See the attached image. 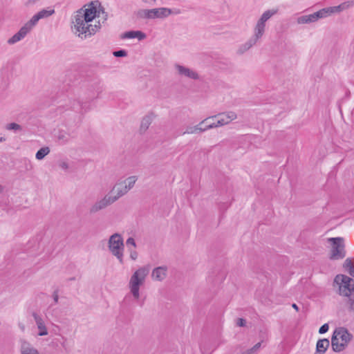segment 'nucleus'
I'll list each match as a JSON object with an SVG mask.
<instances>
[{
    "label": "nucleus",
    "mask_w": 354,
    "mask_h": 354,
    "mask_svg": "<svg viewBox=\"0 0 354 354\" xmlns=\"http://www.w3.org/2000/svg\"><path fill=\"white\" fill-rule=\"evenodd\" d=\"M257 41V39H256L253 37H251L244 44L239 47L237 53L240 55L243 54L245 51H247L254 45H255Z\"/></svg>",
    "instance_id": "22"
},
{
    "label": "nucleus",
    "mask_w": 354,
    "mask_h": 354,
    "mask_svg": "<svg viewBox=\"0 0 354 354\" xmlns=\"http://www.w3.org/2000/svg\"><path fill=\"white\" fill-rule=\"evenodd\" d=\"M246 324V320L243 318H238L236 321V325L240 327H243Z\"/></svg>",
    "instance_id": "39"
},
{
    "label": "nucleus",
    "mask_w": 354,
    "mask_h": 354,
    "mask_svg": "<svg viewBox=\"0 0 354 354\" xmlns=\"http://www.w3.org/2000/svg\"><path fill=\"white\" fill-rule=\"evenodd\" d=\"M335 333L337 335L342 342L346 346L353 337V335L345 327L336 328Z\"/></svg>",
    "instance_id": "11"
},
{
    "label": "nucleus",
    "mask_w": 354,
    "mask_h": 354,
    "mask_svg": "<svg viewBox=\"0 0 354 354\" xmlns=\"http://www.w3.org/2000/svg\"><path fill=\"white\" fill-rule=\"evenodd\" d=\"M167 268L166 267H158L152 271V277L158 281H162L166 277Z\"/></svg>",
    "instance_id": "20"
},
{
    "label": "nucleus",
    "mask_w": 354,
    "mask_h": 354,
    "mask_svg": "<svg viewBox=\"0 0 354 354\" xmlns=\"http://www.w3.org/2000/svg\"><path fill=\"white\" fill-rule=\"evenodd\" d=\"M92 88L89 90V94L86 97V100L82 101L74 100L71 104V108L75 111H79L84 109L86 111V104L88 101L96 98L98 95L102 91V87L100 82L96 81L91 85Z\"/></svg>",
    "instance_id": "4"
},
{
    "label": "nucleus",
    "mask_w": 354,
    "mask_h": 354,
    "mask_svg": "<svg viewBox=\"0 0 354 354\" xmlns=\"http://www.w3.org/2000/svg\"><path fill=\"white\" fill-rule=\"evenodd\" d=\"M77 134L75 129L66 127V129H59L55 133V138L59 144L65 145L68 143L71 139L75 138Z\"/></svg>",
    "instance_id": "9"
},
{
    "label": "nucleus",
    "mask_w": 354,
    "mask_h": 354,
    "mask_svg": "<svg viewBox=\"0 0 354 354\" xmlns=\"http://www.w3.org/2000/svg\"><path fill=\"white\" fill-rule=\"evenodd\" d=\"M115 202V198H112V196L106 195L103 198L95 203L90 208V213L94 214L102 209H105L106 207Z\"/></svg>",
    "instance_id": "10"
},
{
    "label": "nucleus",
    "mask_w": 354,
    "mask_h": 354,
    "mask_svg": "<svg viewBox=\"0 0 354 354\" xmlns=\"http://www.w3.org/2000/svg\"><path fill=\"white\" fill-rule=\"evenodd\" d=\"M345 8V3H342L337 6H333V7H328L327 8L328 9L329 15H330L332 13L334 12H338L344 10Z\"/></svg>",
    "instance_id": "32"
},
{
    "label": "nucleus",
    "mask_w": 354,
    "mask_h": 354,
    "mask_svg": "<svg viewBox=\"0 0 354 354\" xmlns=\"http://www.w3.org/2000/svg\"><path fill=\"white\" fill-rule=\"evenodd\" d=\"M292 307L295 310H296L297 311H299V306H298L296 304H295V303H294V304H292Z\"/></svg>",
    "instance_id": "47"
},
{
    "label": "nucleus",
    "mask_w": 354,
    "mask_h": 354,
    "mask_svg": "<svg viewBox=\"0 0 354 354\" xmlns=\"http://www.w3.org/2000/svg\"><path fill=\"white\" fill-rule=\"evenodd\" d=\"M137 33V30H130L125 32L123 33L122 38L123 39H134L136 38V35Z\"/></svg>",
    "instance_id": "33"
},
{
    "label": "nucleus",
    "mask_w": 354,
    "mask_h": 354,
    "mask_svg": "<svg viewBox=\"0 0 354 354\" xmlns=\"http://www.w3.org/2000/svg\"><path fill=\"white\" fill-rule=\"evenodd\" d=\"M209 120H207V124H204L202 127H206V125H207V124H209L210 123L209 122Z\"/></svg>",
    "instance_id": "48"
},
{
    "label": "nucleus",
    "mask_w": 354,
    "mask_h": 354,
    "mask_svg": "<svg viewBox=\"0 0 354 354\" xmlns=\"http://www.w3.org/2000/svg\"><path fill=\"white\" fill-rule=\"evenodd\" d=\"M55 12V10L53 9L52 10H46L43 9L41 11L38 12L37 13V16H39V19L48 17L51 16Z\"/></svg>",
    "instance_id": "28"
},
{
    "label": "nucleus",
    "mask_w": 354,
    "mask_h": 354,
    "mask_svg": "<svg viewBox=\"0 0 354 354\" xmlns=\"http://www.w3.org/2000/svg\"><path fill=\"white\" fill-rule=\"evenodd\" d=\"M6 129L9 131H18L22 129V127L19 124L15 122L9 123L6 125Z\"/></svg>",
    "instance_id": "31"
},
{
    "label": "nucleus",
    "mask_w": 354,
    "mask_h": 354,
    "mask_svg": "<svg viewBox=\"0 0 354 354\" xmlns=\"http://www.w3.org/2000/svg\"><path fill=\"white\" fill-rule=\"evenodd\" d=\"M134 14L138 19H153V9H140Z\"/></svg>",
    "instance_id": "21"
},
{
    "label": "nucleus",
    "mask_w": 354,
    "mask_h": 354,
    "mask_svg": "<svg viewBox=\"0 0 354 354\" xmlns=\"http://www.w3.org/2000/svg\"><path fill=\"white\" fill-rule=\"evenodd\" d=\"M138 257V253L136 250H131L130 252V258L132 259V260H136Z\"/></svg>",
    "instance_id": "42"
},
{
    "label": "nucleus",
    "mask_w": 354,
    "mask_h": 354,
    "mask_svg": "<svg viewBox=\"0 0 354 354\" xmlns=\"http://www.w3.org/2000/svg\"><path fill=\"white\" fill-rule=\"evenodd\" d=\"M146 37H147V35L145 32H143L140 30H137L136 38H138V40L141 41V40L145 39Z\"/></svg>",
    "instance_id": "37"
},
{
    "label": "nucleus",
    "mask_w": 354,
    "mask_h": 354,
    "mask_svg": "<svg viewBox=\"0 0 354 354\" xmlns=\"http://www.w3.org/2000/svg\"><path fill=\"white\" fill-rule=\"evenodd\" d=\"M339 337L337 334L335 333V330L333 331L332 337H331V344L333 343H337L339 342Z\"/></svg>",
    "instance_id": "41"
},
{
    "label": "nucleus",
    "mask_w": 354,
    "mask_h": 354,
    "mask_svg": "<svg viewBox=\"0 0 354 354\" xmlns=\"http://www.w3.org/2000/svg\"><path fill=\"white\" fill-rule=\"evenodd\" d=\"M38 0H28L27 1L28 5L34 4Z\"/></svg>",
    "instance_id": "46"
},
{
    "label": "nucleus",
    "mask_w": 354,
    "mask_h": 354,
    "mask_svg": "<svg viewBox=\"0 0 354 354\" xmlns=\"http://www.w3.org/2000/svg\"><path fill=\"white\" fill-rule=\"evenodd\" d=\"M5 140V138H3V137H1L0 138V142H2V141H4Z\"/></svg>",
    "instance_id": "50"
},
{
    "label": "nucleus",
    "mask_w": 354,
    "mask_h": 354,
    "mask_svg": "<svg viewBox=\"0 0 354 354\" xmlns=\"http://www.w3.org/2000/svg\"><path fill=\"white\" fill-rule=\"evenodd\" d=\"M53 297L54 301L55 303H57L58 302V299H59L58 291L57 290L54 291Z\"/></svg>",
    "instance_id": "44"
},
{
    "label": "nucleus",
    "mask_w": 354,
    "mask_h": 354,
    "mask_svg": "<svg viewBox=\"0 0 354 354\" xmlns=\"http://www.w3.org/2000/svg\"><path fill=\"white\" fill-rule=\"evenodd\" d=\"M152 122V117L151 115H146L142 120L140 124V131L145 132L150 126Z\"/></svg>",
    "instance_id": "26"
},
{
    "label": "nucleus",
    "mask_w": 354,
    "mask_h": 354,
    "mask_svg": "<svg viewBox=\"0 0 354 354\" xmlns=\"http://www.w3.org/2000/svg\"><path fill=\"white\" fill-rule=\"evenodd\" d=\"M126 243L127 245H131L133 246L134 248L136 247V241H135L134 239L132 237L128 238L126 241Z\"/></svg>",
    "instance_id": "40"
},
{
    "label": "nucleus",
    "mask_w": 354,
    "mask_h": 354,
    "mask_svg": "<svg viewBox=\"0 0 354 354\" xmlns=\"http://www.w3.org/2000/svg\"><path fill=\"white\" fill-rule=\"evenodd\" d=\"M109 249L111 254L115 256L120 261L123 263V251H124V241L121 234L115 233L112 234L109 239Z\"/></svg>",
    "instance_id": "3"
},
{
    "label": "nucleus",
    "mask_w": 354,
    "mask_h": 354,
    "mask_svg": "<svg viewBox=\"0 0 354 354\" xmlns=\"http://www.w3.org/2000/svg\"><path fill=\"white\" fill-rule=\"evenodd\" d=\"M50 150L48 147H41L37 151L35 158L37 160H41L50 153Z\"/></svg>",
    "instance_id": "25"
},
{
    "label": "nucleus",
    "mask_w": 354,
    "mask_h": 354,
    "mask_svg": "<svg viewBox=\"0 0 354 354\" xmlns=\"http://www.w3.org/2000/svg\"><path fill=\"white\" fill-rule=\"evenodd\" d=\"M297 22L299 24H310L315 22L313 14L302 15L297 19Z\"/></svg>",
    "instance_id": "23"
},
{
    "label": "nucleus",
    "mask_w": 354,
    "mask_h": 354,
    "mask_svg": "<svg viewBox=\"0 0 354 354\" xmlns=\"http://www.w3.org/2000/svg\"><path fill=\"white\" fill-rule=\"evenodd\" d=\"M129 189L127 187V184L125 182H120L115 185V186L113 187V189L111 191V194L112 193H117L116 196H112V198H115V201L120 198L121 196H124L125 194L128 192Z\"/></svg>",
    "instance_id": "15"
},
{
    "label": "nucleus",
    "mask_w": 354,
    "mask_h": 354,
    "mask_svg": "<svg viewBox=\"0 0 354 354\" xmlns=\"http://www.w3.org/2000/svg\"><path fill=\"white\" fill-rule=\"evenodd\" d=\"M331 345H332L333 351L336 353H339V352L344 351L346 348V347H347L342 342L333 343Z\"/></svg>",
    "instance_id": "30"
},
{
    "label": "nucleus",
    "mask_w": 354,
    "mask_h": 354,
    "mask_svg": "<svg viewBox=\"0 0 354 354\" xmlns=\"http://www.w3.org/2000/svg\"><path fill=\"white\" fill-rule=\"evenodd\" d=\"M149 270L145 267L140 268L137 270L131 276L129 286L131 292L134 298L138 299L140 296L139 289L140 286L145 281V277L147 275Z\"/></svg>",
    "instance_id": "5"
},
{
    "label": "nucleus",
    "mask_w": 354,
    "mask_h": 354,
    "mask_svg": "<svg viewBox=\"0 0 354 354\" xmlns=\"http://www.w3.org/2000/svg\"><path fill=\"white\" fill-rule=\"evenodd\" d=\"M218 117V120L216 122H212L209 124H207V127L212 129L218 127H221L225 124H227L231 121L235 120L237 118V115L234 111H227L224 113H218L216 115L212 116L211 119H214Z\"/></svg>",
    "instance_id": "8"
},
{
    "label": "nucleus",
    "mask_w": 354,
    "mask_h": 354,
    "mask_svg": "<svg viewBox=\"0 0 354 354\" xmlns=\"http://www.w3.org/2000/svg\"><path fill=\"white\" fill-rule=\"evenodd\" d=\"M180 11L174 12L171 9L167 8H153V19H164L172 13L178 14Z\"/></svg>",
    "instance_id": "16"
},
{
    "label": "nucleus",
    "mask_w": 354,
    "mask_h": 354,
    "mask_svg": "<svg viewBox=\"0 0 354 354\" xmlns=\"http://www.w3.org/2000/svg\"><path fill=\"white\" fill-rule=\"evenodd\" d=\"M70 280H75V277L71 278Z\"/></svg>",
    "instance_id": "52"
},
{
    "label": "nucleus",
    "mask_w": 354,
    "mask_h": 354,
    "mask_svg": "<svg viewBox=\"0 0 354 354\" xmlns=\"http://www.w3.org/2000/svg\"><path fill=\"white\" fill-rule=\"evenodd\" d=\"M343 267L348 271L353 267L352 260L350 258H347L343 265Z\"/></svg>",
    "instance_id": "35"
},
{
    "label": "nucleus",
    "mask_w": 354,
    "mask_h": 354,
    "mask_svg": "<svg viewBox=\"0 0 354 354\" xmlns=\"http://www.w3.org/2000/svg\"><path fill=\"white\" fill-rule=\"evenodd\" d=\"M39 18L37 14H35L28 21H27L24 26L27 28V29L30 31L32 28L37 24Z\"/></svg>",
    "instance_id": "27"
},
{
    "label": "nucleus",
    "mask_w": 354,
    "mask_h": 354,
    "mask_svg": "<svg viewBox=\"0 0 354 354\" xmlns=\"http://www.w3.org/2000/svg\"><path fill=\"white\" fill-rule=\"evenodd\" d=\"M59 166L64 170H66L68 169V165L66 162H62L59 164Z\"/></svg>",
    "instance_id": "43"
},
{
    "label": "nucleus",
    "mask_w": 354,
    "mask_h": 354,
    "mask_svg": "<svg viewBox=\"0 0 354 354\" xmlns=\"http://www.w3.org/2000/svg\"><path fill=\"white\" fill-rule=\"evenodd\" d=\"M19 351L21 354H39L38 350L27 340L21 339L19 340Z\"/></svg>",
    "instance_id": "12"
},
{
    "label": "nucleus",
    "mask_w": 354,
    "mask_h": 354,
    "mask_svg": "<svg viewBox=\"0 0 354 354\" xmlns=\"http://www.w3.org/2000/svg\"><path fill=\"white\" fill-rule=\"evenodd\" d=\"M136 180H137V177L135 176H131L127 178L123 182H125V183L127 184V187L130 190L134 186Z\"/></svg>",
    "instance_id": "29"
},
{
    "label": "nucleus",
    "mask_w": 354,
    "mask_h": 354,
    "mask_svg": "<svg viewBox=\"0 0 354 354\" xmlns=\"http://www.w3.org/2000/svg\"><path fill=\"white\" fill-rule=\"evenodd\" d=\"M57 341L60 343V344L65 349V351H67L66 338L63 337V336H62L61 337V340L57 339Z\"/></svg>",
    "instance_id": "38"
},
{
    "label": "nucleus",
    "mask_w": 354,
    "mask_h": 354,
    "mask_svg": "<svg viewBox=\"0 0 354 354\" xmlns=\"http://www.w3.org/2000/svg\"><path fill=\"white\" fill-rule=\"evenodd\" d=\"M211 118H207L203 121H201L198 124L194 126V127H187V129L185 132H183V134L188 133V134H192V133H198L204 132L208 129H210V128L207 127V124L206 125V127H203L202 126L204 124L207 123V120H210Z\"/></svg>",
    "instance_id": "14"
},
{
    "label": "nucleus",
    "mask_w": 354,
    "mask_h": 354,
    "mask_svg": "<svg viewBox=\"0 0 354 354\" xmlns=\"http://www.w3.org/2000/svg\"><path fill=\"white\" fill-rule=\"evenodd\" d=\"M328 242L332 245L330 259L339 260L346 257L344 239L342 237H332L328 239Z\"/></svg>",
    "instance_id": "6"
},
{
    "label": "nucleus",
    "mask_w": 354,
    "mask_h": 354,
    "mask_svg": "<svg viewBox=\"0 0 354 354\" xmlns=\"http://www.w3.org/2000/svg\"><path fill=\"white\" fill-rule=\"evenodd\" d=\"M21 328L22 330H24V326H21Z\"/></svg>",
    "instance_id": "51"
},
{
    "label": "nucleus",
    "mask_w": 354,
    "mask_h": 354,
    "mask_svg": "<svg viewBox=\"0 0 354 354\" xmlns=\"http://www.w3.org/2000/svg\"><path fill=\"white\" fill-rule=\"evenodd\" d=\"M328 9L327 8H322L317 12L313 13L315 21H317L319 19L325 18L329 15Z\"/></svg>",
    "instance_id": "24"
},
{
    "label": "nucleus",
    "mask_w": 354,
    "mask_h": 354,
    "mask_svg": "<svg viewBox=\"0 0 354 354\" xmlns=\"http://www.w3.org/2000/svg\"><path fill=\"white\" fill-rule=\"evenodd\" d=\"M338 285V294L346 297V304L350 310L354 311V280L344 274H337L335 276L333 285Z\"/></svg>",
    "instance_id": "2"
},
{
    "label": "nucleus",
    "mask_w": 354,
    "mask_h": 354,
    "mask_svg": "<svg viewBox=\"0 0 354 354\" xmlns=\"http://www.w3.org/2000/svg\"><path fill=\"white\" fill-rule=\"evenodd\" d=\"M175 67L177 69L178 74L180 75L185 76L192 80L199 79V75H198V73L189 68H187L184 66H181L180 64H176Z\"/></svg>",
    "instance_id": "13"
},
{
    "label": "nucleus",
    "mask_w": 354,
    "mask_h": 354,
    "mask_svg": "<svg viewBox=\"0 0 354 354\" xmlns=\"http://www.w3.org/2000/svg\"><path fill=\"white\" fill-rule=\"evenodd\" d=\"M86 7V6H84L76 12L73 21L75 30L79 32L78 36L82 39H86L95 35L100 28V21L97 22L98 24H89L96 17H99L100 13L103 15L102 23H104L108 17V14L98 1H91L87 5V8Z\"/></svg>",
    "instance_id": "1"
},
{
    "label": "nucleus",
    "mask_w": 354,
    "mask_h": 354,
    "mask_svg": "<svg viewBox=\"0 0 354 354\" xmlns=\"http://www.w3.org/2000/svg\"><path fill=\"white\" fill-rule=\"evenodd\" d=\"M277 9L268 10L265 11L257 21L254 29V35L252 36L259 40L262 37L265 32L266 23L273 15L277 13Z\"/></svg>",
    "instance_id": "7"
},
{
    "label": "nucleus",
    "mask_w": 354,
    "mask_h": 354,
    "mask_svg": "<svg viewBox=\"0 0 354 354\" xmlns=\"http://www.w3.org/2000/svg\"><path fill=\"white\" fill-rule=\"evenodd\" d=\"M330 346V342L328 339H320L316 344V353L317 354H324Z\"/></svg>",
    "instance_id": "19"
},
{
    "label": "nucleus",
    "mask_w": 354,
    "mask_h": 354,
    "mask_svg": "<svg viewBox=\"0 0 354 354\" xmlns=\"http://www.w3.org/2000/svg\"><path fill=\"white\" fill-rule=\"evenodd\" d=\"M329 329V326L328 324H323L319 329V333L320 334H324L326 332H328Z\"/></svg>",
    "instance_id": "36"
},
{
    "label": "nucleus",
    "mask_w": 354,
    "mask_h": 354,
    "mask_svg": "<svg viewBox=\"0 0 354 354\" xmlns=\"http://www.w3.org/2000/svg\"><path fill=\"white\" fill-rule=\"evenodd\" d=\"M348 272L351 276L354 277V266L351 269H350Z\"/></svg>",
    "instance_id": "45"
},
{
    "label": "nucleus",
    "mask_w": 354,
    "mask_h": 354,
    "mask_svg": "<svg viewBox=\"0 0 354 354\" xmlns=\"http://www.w3.org/2000/svg\"><path fill=\"white\" fill-rule=\"evenodd\" d=\"M113 55L115 57H124L127 55V51L124 49H120L113 52Z\"/></svg>",
    "instance_id": "34"
},
{
    "label": "nucleus",
    "mask_w": 354,
    "mask_h": 354,
    "mask_svg": "<svg viewBox=\"0 0 354 354\" xmlns=\"http://www.w3.org/2000/svg\"><path fill=\"white\" fill-rule=\"evenodd\" d=\"M32 317H34V319L39 329L38 335L44 336L48 335V330L41 317L39 315H38L36 313H32Z\"/></svg>",
    "instance_id": "18"
},
{
    "label": "nucleus",
    "mask_w": 354,
    "mask_h": 354,
    "mask_svg": "<svg viewBox=\"0 0 354 354\" xmlns=\"http://www.w3.org/2000/svg\"><path fill=\"white\" fill-rule=\"evenodd\" d=\"M29 32L30 31L27 29V28L23 26L17 33H15L8 40V44L12 45L21 41L27 35Z\"/></svg>",
    "instance_id": "17"
},
{
    "label": "nucleus",
    "mask_w": 354,
    "mask_h": 354,
    "mask_svg": "<svg viewBox=\"0 0 354 354\" xmlns=\"http://www.w3.org/2000/svg\"><path fill=\"white\" fill-rule=\"evenodd\" d=\"M3 187L0 185V193L3 192Z\"/></svg>",
    "instance_id": "49"
}]
</instances>
